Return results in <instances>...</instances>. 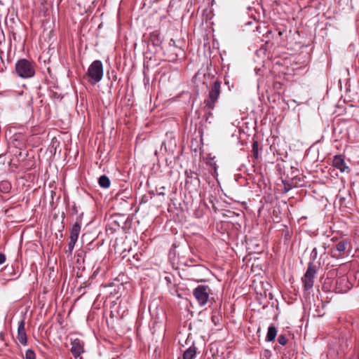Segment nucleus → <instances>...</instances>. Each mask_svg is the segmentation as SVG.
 <instances>
[{"instance_id":"nucleus-1","label":"nucleus","mask_w":359,"mask_h":359,"mask_svg":"<svg viewBox=\"0 0 359 359\" xmlns=\"http://www.w3.org/2000/svg\"><path fill=\"white\" fill-rule=\"evenodd\" d=\"M318 257V250L314 248L310 255V261L308 264L307 270L302 278L304 287L305 290H309L313 286L314 278L316 274V267L313 264V262Z\"/></svg>"},{"instance_id":"nucleus-2","label":"nucleus","mask_w":359,"mask_h":359,"mask_svg":"<svg viewBox=\"0 0 359 359\" xmlns=\"http://www.w3.org/2000/svg\"><path fill=\"white\" fill-rule=\"evenodd\" d=\"M15 72L22 79H29L35 74V65L27 59H20L15 63Z\"/></svg>"},{"instance_id":"nucleus-3","label":"nucleus","mask_w":359,"mask_h":359,"mask_svg":"<svg viewBox=\"0 0 359 359\" xmlns=\"http://www.w3.org/2000/svg\"><path fill=\"white\" fill-rule=\"evenodd\" d=\"M103 77V65L100 60H95L89 66L87 73L84 75L90 84L95 85Z\"/></svg>"},{"instance_id":"nucleus-4","label":"nucleus","mask_w":359,"mask_h":359,"mask_svg":"<svg viewBox=\"0 0 359 359\" xmlns=\"http://www.w3.org/2000/svg\"><path fill=\"white\" fill-rule=\"evenodd\" d=\"M221 84L222 82L217 80L211 85L208 99L205 100V106L210 110H212L215 108V104L220 95Z\"/></svg>"},{"instance_id":"nucleus-5","label":"nucleus","mask_w":359,"mask_h":359,"mask_svg":"<svg viewBox=\"0 0 359 359\" xmlns=\"http://www.w3.org/2000/svg\"><path fill=\"white\" fill-rule=\"evenodd\" d=\"M210 293L211 289L206 285H199L193 290V295L200 306L208 303Z\"/></svg>"},{"instance_id":"nucleus-6","label":"nucleus","mask_w":359,"mask_h":359,"mask_svg":"<svg viewBox=\"0 0 359 359\" xmlns=\"http://www.w3.org/2000/svg\"><path fill=\"white\" fill-rule=\"evenodd\" d=\"M332 165L335 168L339 170L341 172L349 173L351 171V169L345 162L344 156L341 154L335 155L333 157Z\"/></svg>"},{"instance_id":"nucleus-7","label":"nucleus","mask_w":359,"mask_h":359,"mask_svg":"<svg viewBox=\"0 0 359 359\" xmlns=\"http://www.w3.org/2000/svg\"><path fill=\"white\" fill-rule=\"evenodd\" d=\"M71 344V353L75 358L79 357L83 352V341L76 338L72 340Z\"/></svg>"},{"instance_id":"nucleus-8","label":"nucleus","mask_w":359,"mask_h":359,"mask_svg":"<svg viewBox=\"0 0 359 359\" xmlns=\"http://www.w3.org/2000/svg\"><path fill=\"white\" fill-rule=\"evenodd\" d=\"M18 341L22 344L26 345L27 342V334L25 328V321L21 320L19 322L18 327Z\"/></svg>"},{"instance_id":"nucleus-9","label":"nucleus","mask_w":359,"mask_h":359,"mask_svg":"<svg viewBox=\"0 0 359 359\" xmlns=\"http://www.w3.org/2000/svg\"><path fill=\"white\" fill-rule=\"evenodd\" d=\"M350 245H351L350 242L347 239H344V240L339 241V243H337L336 244V246H335L336 251L339 254L334 255L332 256L335 257H339L341 256L342 253H344L346 251V250L347 249L348 247L350 246Z\"/></svg>"},{"instance_id":"nucleus-10","label":"nucleus","mask_w":359,"mask_h":359,"mask_svg":"<svg viewBox=\"0 0 359 359\" xmlns=\"http://www.w3.org/2000/svg\"><path fill=\"white\" fill-rule=\"evenodd\" d=\"M13 144L15 147L22 149L25 146V139L22 134H15L13 137Z\"/></svg>"},{"instance_id":"nucleus-11","label":"nucleus","mask_w":359,"mask_h":359,"mask_svg":"<svg viewBox=\"0 0 359 359\" xmlns=\"http://www.w3.org/2000/svg\"><path fill=\"white\" fill-rule=\"evenodd\" d=\"M81 231V221H76L72 226L69 238L77 241Z\"/></svg>"},{"instance_id":"nucleus-12","label":"nucleus","mask_w":359,"mask_h":359,"mask_svg":"<svg viewBox=\"0 0 359 359\" xmlns=\"http://www.w3.org/2000/svg\"><path fill=\"white\" fill-rule=\"evenodd\" d=\"M197 353L196 347L193 345L188 348L183 353V359H195Z\"/></svg>"},{"instance_id":"nucleus-13","label":"nucleus","mask_w":359,"mask_h":359,"mask_svg":"<svg viewBox=\"0 0 359 359\" xmlns=\"http://www.w3.org/2000/svg\"><path fill=\"white\" fill-rule=\"evenodd\" d=\"M276 335H277L276 327L273 325H271L268 328L266 340L267 341H272L275 339Z\"/></svg>"},{"instance_id":"nucleus-14","label":"nucleus","mask_w":359,"mask_h":359,"mask_svg":"<svg viewBox=\"0 0 359 359\" xmlns=\"http://www.w3.org/2000/svg\"><path fill=\"white\" fill-rule=\"evenodd\" d=\"M99 185L104 189H107L110 186L109 178L107 175H102L98 179Z\"/></svg>"},{"instance_id":"nucleus-15","label":"nucleus","mask_w":359,"mask_h":359,"mask_svg":"<svg viewBox=\"0 0 359 359\" xmlns=\"http://www.w3.org/2000/svg\"><path fill=\"white\" fill-rule=\"evenodd\" d=\"M11 189V184L8 180H2L0 182V191L4 194L10 192Z\"/></svg>"},{"instance_id":"nucleus-16","label":"nucleus","mask_w":359,"mask_h":359,"mask_svg":"<svg viewBox=\"0 0 359 359\" xmlns=\"http://www.w3.org/2000/svg\"><path fill=\"white\" fill-rule=\"evenodd\" d=\"M150 39L155 46H158L161 43L160 34L157 31L151 33Z\"/></svg>"},{"instance_id":"nucleus-17","label":"nucleus","mask_w":359,"mask_h":359,"mask_svg":"<svg viewBox=\"0 0 359 359\" xmlns=\"http://www.w3.org/2000/svg\"><path fill=\"white\" fill-rule=\"evenodd\" d=\"M211 320L215 325L219 323L221 320V316L219 312L213 311L211 316Z\"/></svg>"},{"instance_id":"nucleus-18","label":"nucleus","mask_w":359,"mask_h":359,"mask_svg":"<svg viewBox=\"0 0 359 359\" xmlns=\"http://www.w3.org/2000/svg\"><path fill=\"white\" fill-rule=\"evenodd\" d=\"M259 143L257 141H254L252 143V152L253 156L255 158H258L259 156Z\"/></svg>"},{"instance_id":"nucleus-19","label":"nucleus","mask_w":359,"mask_h":359,"mask_svg":"<svg viewBox=\"0 0 359 359\" xmlns=\"http://www.w3.org/2000/svg\"><path fill=\"white\" fill-rule=\"evenodd\" d=\"M24 359H36V354L32 349H27Z\"/></svg>"},{"instance_id":"nucleus-20","label":"nucleus","mask_w":359,"mask_h":359,"mask_svg":"<svg viewBox=\"0 0 359 359\" xmlns=\"http://www.w3.org/2000/svg\"><path fill=\"white\" fill-rule=\"evenodd\" d=\"M76 243V241H74V240H71L69 241V243H68V250L66 251L67 252H69V254H72L73 250H74V245Z\"/></svg>"},{"instance_id":"nucleus-21","label":"nucleus","mask_w":359,"mask_h":359,"mask_svg":"<svg viewBox=\"0 0 359 359\" xmlns=\"http://www.w3.org/2000/svg\"><path fill=\"white\" fill-rule=\"evenodd\" d=\"M278 341L280 345L285 346L287 342V339L284 334H280L278 338Z\"/></svg>"},{"instance_id":"nucleus-22","label":"nucleus","mask_w":359,"mask_h":359,"mask_svg":"<svg viewBox=\"0 0 359 359\" xmlns=\"http://www.w3.org/2000/svg\"><path fill=\"white\" fill-rule=\"evenodd\" d=\"M6 262V256L3 253H0V264H4Z\"/></svg>"},{"instance_id":"nucleus-23","label":"nucleus","mask_w":359,"mask_h":359,"mask_svg":"<svg viewBox=\"0 0 359 359\" xmlns=\"http://www.w3.org/2000/svg\"><path fill=\"white\" fill-rule=\"evenodd\" d=\"M164 189H165V187H161L159 188V190L158 191V195H162V196H164L165 194H164Z\"/></svg>"},{"instance_id":"nucleus-24","label":"nucleus","mask_w":359,"mask_h":359,"mask_svg":"<svg viewBox=\"0 0 359 359\" xmlns=\"http://www.w3.org/2000/svg\"><path fill=\"white\" fill-rule=\"evenodd\" d=\"M4 334L2 332L0 333V339H3Z\"/></svg>"}]
</instances>
